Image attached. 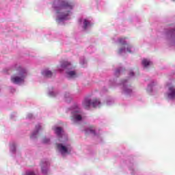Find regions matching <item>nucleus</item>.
<instances>
[{
  "label": "nucleus",
  "mask_w": 175,
  "mask_h": 175,
  "mask_svg": "<svg viewBox=\"0 0 175 175\" xmlns=\"http://www.w3.org/2000/svg\"><path fill=\"white\" fill-rule=\"evenodd\" d=\"M16 71V75L11 77V81L14 84L23 83L24 79H25V74L27 73L25 69L23 68L21 66H18Z\"/></svg>",
  "instance_id": "obj_1"
},
{
  "label": "nucleus",
  "mask_w": 175,
  "mask_h": 175,
  "mask_svg": "<svg viewBox=\"0 0 175 175\" xmlns=\"http://www.w3.org/2000/svg\"><path fill=\"white\" fill-rule=\"evenodd\" d=\"M59 9L63 12L62 18H66L69 16L70 10L73 9V5L66 1H62L59 5Z\"/></svg>",
  "instance_id": "obj_2"
},
{
  "label": "nucleus",
  "mask_w": 175,
  "mask_h": 175,
  "mask_svg": "<svg viewBox=\"0 0 175 175\" xmlns=\"http://www.w3.org/2000/svg\"><path fill=\"white\" fill-rule=\"evenodd\" d=\"M91 105L93 107H100V101L98 99L94 98L92 101L90 99H85L83 103V106L86 110H90Z\"/></svg>",
  "instance_id": "obj_3"
},
{
  "label": "nucleus",
  "mask_w": 175,
  "mask_h": 175,
  "mask_svg": "<svg viewBox=\"0 0 175 175\" xmlns=\"http://www.w3.org/2000/svg\"><path fill=\"white\" fill-rule=\"evenodd\" d=\"M57 149L62 154H66L68 152V149L66 146L62 145V144H57Z\"/></svg>",
  "instance_id": "obj_4"
},
{
  "label": "nucleus",
  "mask_w": 175,
  "mask_h": 175,
  "mask_svg": "<svg viewBox=\"0 0 175 175\" xmlns=\"http://www.w3.org/2000/svg\"><path fill=\"white\" fill-rule=\"evenodd\" d=\"M41 129H42V126H40V124H38L36 126V131H34L32 133V135H31V139H36V137L39 136V131H40Z\"/></svg>",
  "instance_id": "obj_5"
},
{
  "label": "nucleus",
  "mask_w": 175,
  "mask_h": 175,
  "mask_svg": "<svg viewBox=\"0 0 175 175\" xmlns=\"http://www.w3.org/2000/svg\"><path fill=\"white\" fill-rule=\"evenodd\" d=\"M167 96L169 99H175V88L173 86L169 88V93Z\"/></svg>",
  "instance_id": "obj_6"
},
{
  "label": "nucleus",
  "mask_w": 175,
  "mask_h": 175,
  "mask_svg": "<svg viewBox=\"0 0 175 175\" xmlns=\"http://www.w3.org/2000/svg\"><path fill=\"white\" fill-rule=\"evenodd\" d=\"M55 132L59 137H62V133H64V130L62 127H56L55 129Z\"/></svg>",
  "instance_id": "obj_7"
},
{
  "label": "nucleus",
  "mask_w": 175,
  "mask_h": 175,
  "mask_svg": "<svg viewBox=\"0 0 175 175\" xmlns=\"http://www.w3.org/2000/svg\"><path fill=\"white\" fill-rule=\"evenodd\" d=\"M70 66H72V64H70V63H69L68 62H63L61 64L60 68L62 69H66L68 68H70Z\"/></svg>",
  "instance_id": "obj_8"
},
{
  "label": "nucleus",
  "mask_w": 175,
  "mask_h": 175,
  "mask_svg": "<svg viewBox=\"0 0 175 175\" xmlns=\"http://www.w3.org/2000/svg\"><path fill=\"white\" fill-rule=\"evenodd\" d=\"M142 65H144V66H145V68H147L148 66V65H151V62H150L147 59H144L142 60Z\"/></svg>",
  "instance_id": "obj_9"
},
{
  "label": "nucleus",
  "mask_w": 175,
  "mask_h": 175,
  "mask_svg": "<svg viewBox=\"0 0 175 175\" xmlns=\"http://www.w3.org/2000/svg\"><path fill=\"white\" fill-rule=\"evenodd\" d=\"M44 75L45 77H51L53 76V72L50 71L49 70H45Z\"/></svg>",
  "instance_id": "obj_10"
},
{
  "label": "nucleus",
  "mask_w": 175,
  "mask_h": 175,
  "mask_svg": "<svg viewBox=\"0 0 175 175\" xmlns=\"http://www.w3.org/2000/svg\"><path fill=\"white\" fill-rule=\"evenodd\" d=\"M90 25H91L90 22L87 19H85L84 21H83V28H84V29H87V28L88 27H90Z\"/></svg>",
  "instance_id": "obj_11"
},
{
  "label": "nucleus",
  "mask_w": 175,
  "mask_h": 175,
  "mask_svg": "<svg viewBox=\"0 0 175 175\" xmlns=\"http://www.w3.org/2000/svg\"><path fill=\"white\" fill-rule=\"evenodd\" d=\"M66 73L69 77H75L76 76V71H68Z\"/></svg>",
  "instance_id": "obj_12"
},
{
  "label": "nucleus",
  "mask_w": 175,
  "mask_h": 175,
  "mask_svg": "<svg viewBox=\"0 0 175 175\" xmlns=\"http://www.w3.org/2000/svg\"><path fill=\"white\" fill-rule=\"evenodd\" d=\"M74 118H75V120H76V121H81L83 118L81 116V115L75 114Z\"/></svg>",
  "instance_id": "obj_13"
},
{
  "label": "nucleus",
  "mask_w": 175,
  "mask_h": 175,
  "mask_svg": "<svg viewBox=\"0 0 175 175\" xmlns=\"http://www.w3.org/2000/svg\"><path fill=\"white\" fill-rule=\"evenodd\" d=\"M87 132H90V133H93V135H95V127L91 126Z\"/></svg>",
  "instance_id": "obj_14"
},
{
  "label": "nucleus",
  "mask_w": 175,
  "mask_h": 175,
  "mask_svg": "<svg viewBox=\"0 0 175 175\" xmlns=\"http://www.w3.org/2000/svg\"><path fill=\"white\" fill-rule=\"evenodd\" d=\"M124 50H125V49L124 48L120 49L118 51V54H121V53H123Z\"/></svg>",
  "instance_id": "obj_15"
},
{
  "label": "nucleus",
  "mask_w": 175,
  "mask_h": 175,
  "mask_svg": "<svg viewBox=\"0 0 175 175\" xmlns=\"http://www.w3.org/2000/svg\"><path fill=\"white\" fill-rule=\"evenodd\" d=\"M127 51L129 52V53H132V51H131V46H129V45H128L127 46Z\"/></svg>",
  "instance_id": "obj_16"
},
{
  "label": "nucleus",
  "mask_w": 175,
  "mask_h": 175,
  "mask_svg": "<svg viewBox=\"0 0 175 175\" xmlns=\"http://www.w3.org/2000/svg\"><path fill=\"white\" fill-rule=\"evenodd\" d=\"M49 95H50L51 96H55V94H54V92H49Z\"/></svg>",
  "instance_id": "obj_17"
},
{
  "label": "nucleus",
  "mask_w": 175,
  "mask_h": 175,
  "mask_svg": "<svg viewBox=\"0 0 175 175\" xmlns=\"http://www.w3.org/2000/svg\"><path fill=\"white\" fill-rule=\"evenodd\" d=\"M41 169H42V172L44 171V170L43 169V163H41Z\"/></svg>",
  "instance_id": "obj_18"
},
{
  "label": "nucleus",
  "mask_w": 175,
  "mask_h": 175,
  "mask_svg": "<svg viewBox=\"0 0 175 175\" xmlns=\"http://www.w3.org/2000/svg\"><path fill=\"white\" fill-rule=\"evenodd\" d=\"M122 40H124V39H122V38H120V39H119V42H120V43H122Z\"/></svg>",
  "instance_id": "obj_19"
},
{
  "label": "nucleus",
  "mask_w": 175,
  "mask_h": 175,
  "mask_svg": "<svg viewBox=\"0 0 175 175\" xmlns=\"http://www.w3.org/2000/svg\"><path fill=\"white\" fill-rule=\"evenodd\" d=\"M118 73H120V70H117L116 71V75H117Z\"/></svg>",
  "instance_id": "obj_20"
},
{
  "label": "nucleus",
  "mask_w": 175,
  "mask_h": 175,
  "mask_svg": "<svg viewBox=\"0 0 175 175\" xmlns=\"http://www.w3.org/2000/svg\"><path fill=\"white\" fill-rule=\"evenodd\" d=\"M130 76H135V73H133V72H130Z\"/></svg>",
  "instance_id": "obj_21"
},
{
  "label": "nucleus",
  "mask_w": 175,
  "mask_h": 175,
  "mask_svg": "<svg viewBox=\"0 0 175 175\" xmlns=\"http://www.w3.org/2000/svg\"><path fill=\"white\" fill-rule=\"evenodd\" d=\"M132 90H125L126 92H131Z\"/></svg>",
  "instance_id": "obj_22"
},
{
  "label": "nucleus",
  "mask_w": 175,
  "mask_h": 175,
  "mask_svg": "<svg viewBox=\"0 0 175 175\" xmlns=\"http://www.w3.org/2000/svg\"><path fill=\"white\" fill-rule=\"evenodd\" d=\"M44 143H49V139H45Z\"/></svg>",
  "instance_id": "obj_23"
},
{
  "label": "nucleus",
  "mask_w": 175,
  "mask_h": 175,
  "mask_svg": "<svg viewBox=\"0 0 175 175\" xmlns=\"http://www.w3.org/2000/svg\"><path fill=\"white\" fill-rule=\"evenodd\" d=\"M29 118H31V117H32V114H29Z\"/></svg>",
  "instance_id": "obj_24"
},
{
  "label": "nucleus",
  "mask_w": 175,
  "mask_h": 175,
  "mask_svg": "<svg viewBox=\"0 0 175 175\" xmlns=\"http://www.w3.org/2000/svg\"><path fill=\"white\" fill-rule=\"evenodd\" d=\"M125 81H122V84H123V85L125 84Z\"/></svg>",
  "instance_id": "obj_25"
},
{
  "label": "nucleus",
  "mask_w": 175,
  "mask_h": 175,
  "mask_svg": "<svg viewBox=\"0 0 175 175\" xmlns=\"http://www.w3.org/2000/svg\"><path fill=\"white\" fill-rule=\"evenodd\" d=\"M122 44H126L125 42H123Z\"/></svg>",
  "instance_id": "obj_26"
}]
</instances>
